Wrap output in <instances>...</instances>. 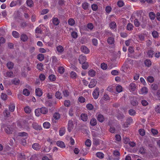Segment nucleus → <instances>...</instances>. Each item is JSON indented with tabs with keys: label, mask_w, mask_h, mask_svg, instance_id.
<instances>
[{
	"label": "nucleus",
	"mask_w": 160,
	"mask_h": 160,
	"mask_svg": "<svg viewBox=\"0 0 160 160\" xmlns=\"http://www.w3.org/2000/svg\"><path fill=\"white\" fill-rule=\"evenodd\" d=\"M7 66L9 69H11L13 68V64L11 62H8L7 63Z\"/></svg>",
	"instance_id": "nucleus-34"
},
{
	"label": "nucleus",
	"mask_w": 160,
	"mask_h": 160,
	"mask_svg": "<svg viewBox=\"0 0 160 160\" xmlns=\"http://www.w3.org/2000/svg\"><path fill=\"white\" fill-rule=\"evenodd\" d=\"M56 144L58 146L61 148H63L65 147L64 143L61 141H57L56 142Z\"/></svg>",
	"instance_id": "nucleus-13"
},
{
	"label": "nucleus",
	"mask_w": 160,
	"mask_h": 160,
	"mask_svg": "<svg viewBox=\"0 0 160 160\" xmlns=\"http://www.w3.org/2000/svg\"><path fill=\"white\" fill-rule=\"evenodd\" d=\"M136 88V84L134 83H131L130 85V90L131 92L135 90Z\"/></svg>",
	"instance_id": "nucleus-21"
},
{
	"label": "nucleus",
	"mask_w": 160,
	"mask_h": 160,
	"mask_svg": "<svg viewBox=\"0 0 160 160\" xmlns=\"http://www.w3.org/2000/svg\"><path fill=\"white\" fill-rule=\"evenodd\" d=\"M71 36L73 38L76 39L78 37V33L76 32L72 31L71 33Z\"/></svg>",
	"instance_id": "nucleus-26"
},
{
	"label": "nucleus",
	"mask_w": 160,
	"mask_h": 160,
	"mask_svg": "<svg viewBox=\"0 0 160 160\" xmlns=\"http://www.w3.org/2000/svg\"><path fill=\"white\" fill-rule=\"evenodd\" d=\"M112 8L110 6H107L105 8V11L107 13H109L111 11Z\"/></svg>",
	"instance_id": "nucleus-55"
},
{
	"label": "nucleus",
	"mask_w": 160,
	"mask_h": 160,
	"mask_svg": "<svg viewBox=\"0 0 160 160\" xmlns=\"http://www.w3.org/2000/svg\"><path fill=\"white\" fill-rule=\"evenodd\" d=\"M17 126L18 128L21 129H25L27 130H28L29 129L28 124L24 122H18L17 124Z\"/></svg>",
	"instance_id": "nucleus-1"
},
{
	"label": "nucleus",
	"mask_w": 160,
	"mask_h": 160,
	"mask_svg": "<svg viewBox=\"0 0 160 160\" xmlns=\"http://www.w3.org/2000/svg\"><path fill=\"white\" fill-rule=\"evenodd\" d=\"M101 67L102 69L105 70L107 68L108 66L106 64L102 63L101 64Z\"/></svg>",
	"instance_id": "nucleus-52"
},
{
	"label": "nucleus",
	"mask_w": 160,
	"mask_h": 160,
	"mask_svg": "<svg viewBox=\"0 0 160 160\" xmlns=\"http://www.w3.org/2000/svg\"><path fill=\"white\" fill-rule=\"evenodd\" d=\"M58 69V72L61 74L63 73L64 71V69L62 67H59Z\"/></svg>",
	"instance_id": "nucleus-60"
},
{
	"label": "nucleus",
	"mask_w": 160,
	"mask_h": 160,
	"mask_svg": "<svg viewBox=\"0 0 160 160\" xmlns=\"http://www.w3.org/2000/svg\"><path fill=\"white\" fill-rule=\"evenodd\" d=\"M155 111L158 113H160V104L157 105L155 108Z\"/></svg>",
	"instance_id": "nucleus-51"
},
{
	"label": "nucleus",
	"mask_w": 160,
	"mask_h": 160,
	"mask_svg": "<svg viewBox=\"0 0 160 160\" xmlns=\"http://www.w3.org/2000/svg\"><path fill=\"white\" fill-rule=\"evenodd\" d=\"M43 126L44 128L48 129L50 128V124L49 122H45L43 123Z\"/></svg>",
	"instance_id": "nucleus-39"
},
{
	"label": "nucleus",
	"mask_w": 160,
	"mask_h": 160,
	"mask_svg": "<svg viewBox=\"0 0 160 160\" xmlns=\"http://www.w3.org/2000/svg\"><path fill=\"white\" fill-rule=\"evenodd\" d=\"M49 79L51 81H55L56 79V77L53 74H51L49 76Z\"/></svg>",
	"instance_id": "nucleus-37"
},
{
	"label": "nucleus",
	"mask_w": 160,
	"mask_h": 160,
	"mask_svg": "<svg viewBox=\"0 0 160 160\" xmlns=\"http://www.w3.org/2000/svg\"><path fill=\"white\" fill-rule=\"evenodd\" d=\"M37 68L40 71H42L43 70V65L41 63L38 64L37 66Z\"/></svg>",
	"instance_id": "nucleus-43"
},
{
	"label": "nucleus",
	"mask_w": 160,
	"mask_h": 160,
	"mask_svg": "<svg viewBox=\"0 0 160 160\" xmlns=\"http://www.w3.org/2000/svg\"><path fill=\"white\" fill-rule=\"evenodd\" d=\"M4 115L7 117H8L10 114V112L8 110H5L3 112Z\"/></svg>",
	"instance_id": "nucleus-61"
},
{
	"label": "nucleus",
	"mask_w": 160,
	"mask_h": 160,
	"mask_svg": "<svg viewBox=\"0 0 160 160\" xmlns=\"http://www.w3.org/2000/svg\"><path fill=\"white\" fill-rule=\"evenodd\" d=\"M70 76L72 78H75L77 77V75L76 72L72 71L70 73Z\"/></svg>",
	"instance_id": "nucleus-54"
},
{
	"label": "nucleus",
	"mask_w": 160,
	"mask_h": 160,
	"mask_svg": "<svg viewBox=\"0 0 160 160\" xmlns=\"http://www.w3.org/2000/svg\"><path fill=\"white\" fill-rule=\"evenodd\" d=\"M15 107V105L14 104H10L9 107V110L11 112H13L14 111Z\"/></svg>",
	"instance_id": "nucleus-24"
},
{
	"label": "nucleus",
	"mask_w": 160,
	"mask_h": 160,
	"mask_svg": "<svg viewBox=\"0 0 160 160\" xmlns=\"http://www.w3.org/2000/svg\"><path fill=\"white\" fill-rule=\"evenodd\" d=\"M52 22L53 24L55 25H58L59 23V21L57 18H54L52 19Z\"/></svg>",
	"instance_id": "nucleus-33"
},
{
	"label": "nucleus",
	"mask_w": 160,
	"mask_h": 160,
	"mask_svg": "<svg viewBox=\"0 0 160 160\" xmlns=\"http://www.w3.org/2000/svg\"><path fill=\"white\" fill-rule=\"evenodd\" d=\"M99 90L98 88H96L92 93V95L95 99L98 98L99 95Z\"/></svg>",
	"instance_id": "nucleus-3"
},
{
	"label": "nucleus",
	"mask_w": 160,
	"mask_h": 160,
	"mask_svg": "<svg viewBox=\"0 0 160 160\" xmlns=\"http://www.w3.org/2000/svg\"><path fill=\"white\" fill-rule=\"evenodd\" d=\"M37 58L40 61H42L44 59V55L42 54H40L37 56Z\"/></svg>",
	"instance_id": "nucleus-42"
},
{
	"label": "nucleus",
	"mask_w": 160,
	"mask_h": 160,
	"mask_svg": "<svg viewBox=\"0 0 160 160\" xmlns=\"http://www.w3.org/2000/svg\"><path fill=\"white\" fill-rule=\"evenodd\" d=\"M134 24L136 27H138L140 25V22L137 19H136L134 20Z\"/></svg>",
	"instance_id": "nucleus-47"
},
{
	"label": "nucleus",
	"mask_w": 160,
	"mask_h": 160,
	"mask_svg": "<svg viewBox=\"0 0 160 160\" xmlns=\"http://www.w3.org/2000/svg\"><path fill=\"white\" fill-rule=\"evenodd\" d=\"M57 50L58 53L61 54L64 51V48L62 46L59 45L57 47Z\"/></svg>",
	"instance_id": "nucleus-15"
},
{
	"label": "nucleus",
	"mask_w": 160,
	"mask_h": 160,
	"mask_svg": "<svg viewBox=\"0 0 160 160\" xmlns=\"http://www.w3.org/2000/svg\"><path fill=\"white\" fill-rule=\"evenodd\" d=\"M40 112L42 114H46L48 112V110L47 108L45 107H42L39 108Z\"/></svg>",
	"instance_id": "nucleus-10"
},
{
	"label": "nucleus",
	"mask_w": 160,
	"mask_h": 160,
	"mask_svg": "<svg viewBox=\"0 0 160 160\" xmlns=\"http://www.w3.org/2000/svg\"><path fill=\"white\" fill-rule=\"evenodd\" d=\"M152 34L154 38H157L158 36V33L157 32L154 31L152 33Z\"/></svg>",
	"instance_id": "nucleus-64"
},
{
	"label": "nucleus",
	"mask_w": 160,
	"mask_h": 160,
	"mask_svg": "<svg viewBox=\"0 0 160 160\" xmlns=\"http://www.w3.org/2000/svg\"><path fill=\"white\" fill-rule=\"evenodd\" d=\"M139 152L142 155L145 154L146 152V149L142 147L140 148L139 150Z\"/></svg>",
	"instance_id": "nucleus-23"
},
{
	"label": "nucleus",
	"mask_w": 160,
	"mask_h": 160,
	"mask_svg": "<svg viewBox=\"0 0 160 160\" xmlns=\"http://www.w3.org/2000/svg\"><path fill=\"white\" fill-rule=\"evenodd\" d=\"M147 54L149 58H152L153 55V51L151 50H150L148 52Z\"/></svg>",
	"instance_id": "nucleus-62"
},
{
	"label": "nucleus",
	"mask_w": 160,
	"mask_h": 160,
	"mask_svg": "<svg viewBox=\"0 0 160 160\" xmlns=\"http://www.w3.org/2000/svg\"><path fill=\"white\" fill-rule=\"evenodd\" d=\"M78 60L80 63H83L85 62L86 60V58L84 56L81 55L79 56Z\"/></svg>",
	"instance_id": "nucleus-6"
},
{
	"label": "nucleus",
	"mask_w": 160,
	"mask_h": 160,
	"mask_svg": "<svg viewBox=\"0 0 160 160\" xmlns=\"http://www.w3.org/2000/svg\"><path fill=\"white\" fill-rule=\"evenodd\" d=\"M97 83V81L95 79L91 80L89 84L88 85V87L90 88H92L94 87Z\"/></svg>",
	"instance_id": "nucleus-5"
},
{
	"label": "nucleus",
	"mask_w": 160,
	"mask_h": 160,
	"mask_svg": "<svg viewBox=\"0 0 160 160\" xmlns=\"http://www.w3.org/2000/svg\"><path fill=\"white\" fill-rule=\"evenodd\" d=\"M27 4L28 6L31 7L33 4V2L32 0H27Z\"/></svg>",
	"instance_id": "nucleus-57"
},
{
	"label": "nucleus",
	"mask_w": 160,
	"mask_h": 160,
	"mask_svg": "<svg viewBox=\"0 0 160 160\" xmlns=\"http://www.w3.org/2000/svg\"><path fill=\"white\" fill-rule=\"evenodd\" d=\"M60 114L58 113L55 112L54 114L53 117L56 120L60 118Z\"/></svg>",
	"instance_id": "nucleus-53"
},
{
	"label": "nucleus",
	"mask_w": 160,
	"mask_h": 160,
	"mask_svg": "<svg viewBox=\"0 0 160 160\" xmlns=\"http://www.w3.org/2000/svg\"><path fill=\"white\" fill-rule=\"evenodd\" d=\"M89 5L88 2H84L82 4V8L85 9H88Z\"/></svg>",
	"instance_id": "nucleus-27"
},
{
	"label": "nucleus",
	"mask_w": 160,
	"mask_h": 160,
	"mask_svg": "<svg viewBox=\"0 0 160 160\" xmlns=\"http://www.w3.org/2000/svg\"><path fill=\"white\" fill-rule=\"evenodd\" d=\"M113 154L115 157H117L115 158V159L116 160H119V158L118 156L120 155V153L119 152L117 151H114Z\"/></svg>",
	"instance_id": "nucleus-19"
},
{
	"label": "nucleus",
	"mask_w": 160,
	"mask_h": 160,
	"mask_svg": "<svg viewBox=\"0 0 160 160\" xmlns=\"http://www.w3.org/2000/svg\"><path fill=\"white\" fill-rule=\"evenodd\" d=\"M109 26L111 29H114L116 28V24L114 22H112L110 24Z\"/></svg>",
	"instance_id": "nucleus-40"
},
{
	"label": "nucleus",
	"mask_w": 160,
	"mask_h": 160,
	"mask_svg": "<svg viewBox=\"0 0 160 160\" xmlns=\"http://www.w3.org/2000/svg\"><path fill=\"white\" fill-rule=\"evenodd\" d=\"M32 148L35 150H38L41 148V146L38 143H34L32 145Z\"/></svg>",
	"instance_id": "nucleus-12"
},
{
	"label": "nucleus",
	"mask_w": 160,
	"mask_h": 160,
	"mask_svg": "<svg viewBox=\"0 0 160 160\" xmlns=\"http://www.w3.org/2000/svg\"><path fill=\"white\" fill-rule=\"evenodd\" d=\"M104 118L103 116L101 114H99L97 117L98 120L100 122H102L104 121Z\"/></svg>",
	"instance_id": "nucleus-20"
},
{
	"label": "nucleus",
	"mask_w": 160,
	"mask_h": 160,
	"mask_svg": "<svg viewBox=\"0 0 160 160\" xmlns=\"http://www.w3.org/2000/svg\"><path fill=\"white\" fill-rule=\"evenodd\" d=\"M87 115L84 113H82L81 115V118L83 121H86L88 119Z\"/></svg>",
	"instance_id": "nucleus-17"
},
{
	"label": "nucleus",
	"mask_w": 160,
	"mask_h": 160,
	"mask_svg": "<svg viewBox=\"0 0 160 160\" xmlns=\"http://www.w3.org/2000/svg\"><path fill=\"white\" fill-rule=\"evenodd\" d=\"M68 23L71 26H73L75 23L74 20L72 18H70L68 20Z\"/></svg>",
	"instance_id": "nucleus-35"
},
{
	"label": "nucleus",
	"mask_w": 160,
	"mask_h": 160,
	"mask_svg": "<svg viewBox=\"0 0 160 160\" xmlns=\"http://www.w3.org/2000/svg\"><path fill=\"white\" fill-rule=\"evenodd\" d=\"M133 122V119L131 118H128L127 120L126 124H124L123 125V127L124 128L128 127V125L130 124V123Z\"/></svg>",
	"instance_id": "nucleus-11"
},
{
	"label": "nucleus",
	"mask_w": 160,
	"mask_h": 160,
	"mask_svg": "<svg viewBox=\"0 0 160 160\" xmlns=\"http://www.w3.org/2000/svg\"><path fill=\"white\" fill-rule=\"evenodd\" d=\"M148 91V89L146 87H143L140 89L139 93L140 94H147Z\"/></svg>",
	"instance_id": "nucleus-4"
},
{
	"label": "nucleus",
	"mask_w": 160,
	"mask_h": 160,
	"mask_svg": "<svg viewBox=\"0 0 160 160\" xmlns=\"http://www.w3.org/2000/svg\"><path fill=\"white\" fill-rule=\"evenodd\" d=\"M81 51L85 53H88L89 52V50L85 46H82L81 48Z\"/></svg>",
	"instance_id": "nucleus-9"
},
{
	"label": "nucleus",
	"mask_w": 160,
	"mask_h": 160,
	"mask_svg": "<svg viewBox=\"0 0 160 160\" xmlns=\"http://www.w3.org/2000/svg\"><path fill=\"white\" fill-rule=\"evenodd\" d=\"M128 113L130 115L133 116L136 114V112L135 110L131 109L129 110Z\"/></svg>",
	"instance_id": "nucleus-46"
},
{
	"label": "nucleus",
	"mask_w": 160,
	"mask_h": 160,
	"mask_svg": "<svg viewBox=\"0 0 160 160\" xmlns=\"http://www.w3.org/2000/svg\"><path fill=\"white\" fill-rule=\"evenodd\" d=\"M12 36L15 38H18L19 37V34L16 31H13L12 32Z\"/></svg>",
	"instance_id": "nucleus-50"
},
{
	"label": "nucleus",
	"mask_w": 160,
	"mask_h": 160,
	"mask_svg": "<svg viewBox=\"0 0 160 160\" xmlns=\"http://www.w3.org/2000/svg\"><path fill=\"white\" fill-rule=\"evenodd\" d=\"M35 93L37 96L40 97L42 96L43 92L40 88H37L35 90Z\"/></svg>",
	"instance_id": "nucleus-7"
},
{
	"label": "nucleus",
	"mask_w": 160,
	"mask_h": 160,
	"mask_svg": "<svg viewBox=\"0 0 160 160\" xmlns=\"http://www.w3.org/2000/svg\"><path fill=\"white\" fill-rule=\"evenodd\" d=\"M13 73L11 71H8L6 73H4V76L6 77H11L12 76Z\"/></svg>",
	"instance_id": "nucleus-22"
},
{
	"label": "nucleus",
	"mask_w": 160,
	"mask_h": 160,
	"mask_svg": "<svg viewBox=\"0 0 160 160\" xmlns=\"http://www.w3.org/2000/svg\"><path fill=\"white\" fill-rule=\"evenodd\" d=\"M149 16L150 18L152 20H153L155 18V14L152 12H151L149 13Z\"/></svg>",
	"instance_id": "nucleus-58"
},
{
	"label": "nucleus",
	"mask_w": 160,
	"mask_h": 160,
	"mask_svg": "<svg viewBox=\"0 0 160 160\" xmlns=\"http://www.w3.org/2000/svg\"><path fill=\"white\" fill-rule=\"evenodd\" d=\"M95 72L93 70H90L88 72L89 75L91 77H93L95 76Z\"/></svg>",
	"instance_id": "nucleus-32"
},
{
	"label": "nucleus",
	"mask_w": 160,
	"mask_h": 160,
	"mask_svg": "<svg viewBox=\"0 0 160 160\" xmlns=\"http://www.w3.org/2000/svg\"><path fill=\"white\" fill-rule=\"evenodd\" d=\"M35 115L38 117L40 116L41 115V112H40V110L39 108L36 109L35 110Z\"/></svg>",
	"instance_id": "nucleus-59"
},
{
	"label": "nucleus",
	"mask_w": 160,
	"mask_h": 160,
	"mask_svg": "<svg viewBox=\"0 0 160 160\" xmlns=\"http://www.w3.org/2000/svg\"><path fill=\"white\" fill-rule=\"evenodd\" d=\"M133 27V25L132 24L129 23L127 25V29L128 30L131 31L132 30Z\"/></svg>",
	"instance_id": "nucleus-38"
},
{
	"label": "nucleus",
	"mask_w": 160,
	"mask_h": 160,
	"mask_svg": "<svg viewBox=\"0 0 160 160\" xmlns=\"http://www.w3.org/2000/svg\"><path fill=\"white\" fill-rule=\"evenodd\" d=\"M56 98L58 99H61L62 98V95L61 92L59 91L56 92L55 94Z\"/></svg>",
	"instance_id": "nucleus-14"
},
{
	"label": "nucleus",
	"mask_w": 160,
	"mask_h": 160,
	"mask_svg": "<svg viewBox=\"0 0 160 160\" xmlns=\"http://www.w3.org/2000/svg\"><path fill=\"white\" fill-rule=\"evenodd\" d=\"M144 63L145 65L147 67H149L151 64V61L148 59H147L145 60Z\"/></svg>",
	"instance_id": "nucleus-49"
},
{
	"label": "nucleus",
	"mask_w": 160,
	"mask_h": 160,
	"mask_svg": "<svg viewBox=\"0 0 160 160\" xmlns=\"http://www.w3.org/2000/svg\"><path fill=\"white\" fill-rule=\"evenodd\" d=\"M32 127L36 130H40L42 129V128L41 125H38V123L33 122L32 124Z\"/></svg>",
	"instance_id": "nucleus-8"
},
{
	"label": "nucleus",
	"mask_w": 160,
	"mask_h": 160,
	"mask_svg": "<svg viewBox=\"0 0 160 160\" xmlns=\"http://www.w3.org/2000/svg\"><path fill=\"white\" fill-rule=\"evenodd\" d=\"M87 108V109L89 110H92L93 108V105L91 104H88L86 106Z\"/></svg>",
	"instance_id": "nucleus-63"
},
{
	"label": "nucleus",
	"mask_w": 160,
	"mask_h": 160,
	"mask_svg": "<svg viewBox=\"0 0 160 160\" xmlns=\"http://www.w3.org/2000/svg\"><path fill=\"white\" fill-rule=\"evenodd\" d=\"M23 94L26 96H28L30 94V92L26 88L24 89L22 92Z\"/></svg>",
	"instance_id": "nucleus-29"
},
{
	"label": "nucleus",
	"mask_w": 160,
	"mask_h": 160,
	"mask_svg": "<svg viewBox=\"0 0 160 160\" xmlns=\"http://www.w3.org/2000/svg\"><path fill=\"white\" fill-rule=\"evenodd\" d=\"M154 96L158 99L160 100V90H158L156 93H154Z\"/></svg>",
	"instance_id": "nucleus-36"
},
{
	"label": "nucleus",
	"mask_w": 160,
	"mask_h": 160,
	"mask_svg": "<svg viewBox=\"0 0 160 160\" xmlns=\"http://www.w3.org/2000/svg\"><path fill=\"white\" fill-rule=\"evenodd\" d=\"M96 156L97 157L102 159L104 158V155L102 152H99L96 153Z\"/></svg>",
	"instance_id": "nucleus-28"
},
{
	"label": "nucleus",
	"mask_w": 160,
	"mask_h": 160,
	"mask_svg": "<svg viewBox=\"0 0 160 160\" xmlns=\"http://www.w3.org/2000/svg\"><path fill=\"white\" fill-rule=\"evenodd\" d=\"M90 124L92 126H95L97 124V121L95 118L92 119L90 121Z\"/></svg>",
	"instance_id": "nucleus-45"
},
{
	"label": "nucleus",
	"mask_w": 160,
	"mask_h": 160,
	"mask_svg": "<svg viewBox=\"0 0 160 160\" xmlns=\"http://www.w3.org/2000/svg\"><path fill=\"white\" fill-rule=\"evenodd\" d=\"M24 110L25 112L27 113H30L31 111V108L28 106L24 108Z\"/></svg>",
	"instance_id": "nucleus-44"
},
{
	"label": "nucleus",
	"mask_w": 160,
	"mask_h": 160,
	"mask_svg": "<svg viewBox=\"0 0 160 160\" xmlns=\"http://www.w3.org/2000/svg\"><path fill=\"white\" fill-rule=\"evenodd\" d=\"M5 131L8 134H12L13 132V129L7 127L5 128Z\"/></svg>",
	"instance_id": "nucleus-18"
},
{
	"label": "nucleus",
	"mask_w": 160,
	"mask_h": 160,
	"mask_svg": "<svg viewBox=\"0 0 160 160\" xmlns=\"http://www.w3.org/2000/svg\"><path fill=\"white\" fill-rule=\"evenodd\" d=\"M117 5L120 7H122L124 5V3L122 0L118 1L117 3Z\"/></svg>",
	"instance_id": "nucleus-56"
},
{
	"label": "nucleus",
	"mask_w": 160,
	"mask_h": 160,
	"mask_svg": "<svg viewBox=\"0 0 160 160\" xmlns=\"http://www.w3.org/2000/svg\"><path fill=\"white\" fill-rule=\"evenodd\" d=\"M116 90L118 92H120L122 91V88L121 85H118L116 87Z\"/></svg>",
	"instance_id": "nucleus-41"
},
{
	"label": "nucleus",
	"mask_w": 160,
	"mask_h": 160,
	"mask_svg": "<svg viewBox=\"0 0 160 160\" xmlns=\"http://www.w3.org/2000/svg\"><path fill=\"white\" fill-rule=\"evenodd\" d=\"M107 42L109 44H112L114 42V38L112 37L108 38L107 39Z\"/></svg>",
	"instance_id": "nucleus-30"
},
{
	"label": "nucleus",
	"mask_w": 160,
	"mask_h": 160,
	"mask_svg": "<svg viewBox=\"0 0 160 160\" xmlns=\"http://www.w3.org/2000/svg\"><path fill=\"white\" fill-rule=\"evenodd\" d=\"M65 128L63 127L60 128L59 130V135L60 136H63L65 133Z\"/></svg>",
	"instance_id": "nucleus-25"
},
{
	"label": "nucleus",
	"mask_w": 160,
	"mask_h": 160,
	"mask_svg": "<svg viewBox=\"0 0 160 160\" xmlns=\"http://www.w3.org/2000/svg\"><path fill=\"white\" fill-rule=\"evenodd\" d=\"M75 123L77 125V122H75V121L73 122L71 120H69L68 121V130L69 132H71L73 128L74 127V124Z\"/></svg>",
	"instance_id": "nucleus-2"
},
{
	"label": "nucleus",
	"mask_w": 160,
	"mask_h": 160,
	"mask_svg": "<svg viewBox=\"0 0 160 160\" xmlns=\"http://www.w3.org/2000/svg\"><path fill=\"white\" fill-rule=\"evenodd\" d=\"M85 144L87 147H90L91 145V141L90 139L87 140L85 142Z\"/></svg>",
	"instance_id": "nucleus-48"
},
{
	"label": "nucleus",
	"mask_w": 160,
	"mask_h": 160,
	"mask_svg": "<svg viewBox=\"0 0 160 160\" xmlns=\"http://www.w3.org/2000/svg\"><path fill=\"white\" fill-rule=\"evenodd\" d=\"M28 37L25 34H22L21 35V40L25 42L26 41L28 40Z\"/></svg>",
	"instance_id": "nucleus-31"
},
{
	"label": "nucleus",
	"mask_w": 160,
	"mask_h": 160,
	"mask_svg": "<svg viewBox=\"0 0 160 160\" xmlns=\"http://www.w3.org/2000/svg\"><path fill=\"white\" fill-rule=\"evenodd\" d=\"M18 135L19 136L25 137V138H27L28 136V134L25 132H21L18 133Z\"/></svg>",
	"instance_id": "nucleus-16"
}]
</instances>
